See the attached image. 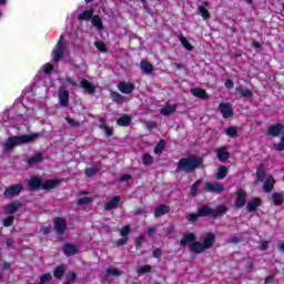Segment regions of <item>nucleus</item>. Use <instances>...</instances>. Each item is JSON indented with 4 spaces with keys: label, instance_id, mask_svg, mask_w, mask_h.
Returning <instances> with one entry per match:
<instances>
[{
    "label": "nucleus",
    "instance_id": "nucleus-1",
    "mask_svg": "<svg viewBox=\"0 0 284 284\" xmlns=\"http://www.w3.org/2000/svg\"><path fill=\"white\" fill-rule=\"evenodd\" d=\"M201 163H203V160L194 155L181 159L178 163L176 172H194Z\"/></svg>",
    "mask_w": 284,
    "mask_h": 284
},
{
    "label": "nucleus",
    "instance_id": "nucleus-2",
    "mask_svg": "<svg viewBox=\"0 0 284 284\" xmlns=\"http://www.w3.org/2000/svg\"><path fill=\"white\" fill-rule=\"evenodd\" d=\"M197 212L199 216H212L213 219H217V216H223V214L227 212V207L223 204L217 206L216 209L204 205Z\"/></svg>",
    "mask_w": 284,
    "mask_h": 284
},
{
    "label": "nucleus",
    "instance_id": "nucleus-3",
    "mask_svg": "<svg viewBox=\"0 0 284 284\" xmlns=\"http://www.w3.org/2000/svg\"><path fill=\"white\" fill-rule=\"evenodd\" d=\"M51 57L54 63H59V61L65 57V37H63V34L60 36L55 47L51 52Z\"/></svg>",
    "mask_w": 284,
    "mask_h": 284
},
{
    "label": "nucleus",
    "instance_id": "nucleus-4",
    "mask_svg": "<svg viewBox=\"0 0 284 284\" xmlns=\"http://www.w3.org/2000/svg\"><path fill=\"white\" fill-rule=\"evenodd\" d=\"M64 81L69 83L71 88H83L87 94H94L97 92V88L88 79H82L80 84L72 80L70 77H65Z\"/></svg>",
    "mask_w": 284,
    "mask_h": 284
},
{
    "label": "nucleus",
    "instance_id": "nucleus-5",
    "mask_svg": "<svg viewBox=\"0 0 284 284\" xmlns=\"http://www.w3.org/2000/svg\"><path fill=\"white\" fill-rule=\"evenodd\" d=\"M40 136L41 133L12 135L7 140V143H30L31 141H37Z\"/></svg>",
    "mask_w": 284,
    "mask_h": 284
},
{
    "label": "nucleus",
    "instance_id": "nucleus-6",
    "mask_svg": "<svg viewBox=\"0 0 284 284\" xmlns=\"http://www.w3.org/2000/svg\"><path fill=\"white\" fill-rule=\"evenodd\" d=\"M266 134L273 136V139L281 136L280 143H284V124L275 123L270 125L266 130Z\"/></svg>",
    "mask_w": 284,
    "mask_h": 284
},
{
    "label": "nucleus",
    "instance_id": "nucleus-7",
    "mask_svg": "<svg viewBox=\"0 0 284 284\" xmlns=\"http://www.w3.org/2000/svg\"><path fill=\"white\" fill-rule=\"evenodd\" d=\"M58 99L61 108H68L70 105V91L65 87H61L58 92Z\"/></svg>",
    "mask_w": 284,
    "mask_h": 284
},
{
    "label": "nucleus",
    "instance_id": "nucleus-8",
    "mask_svg": "<svg viewBox=\"0 0 284 284\" xmlns=\"http://www.w3.org/2000/svg\"><path fill=\"white\" fill-rule=\"evenodd\" d=\"M22 190L23 184H13L6 189L4 196H7V199H14V196H19V194H21Z\"/></svg>",
    "mask_w": 284,
    "mask_h": 284
},
{
    "label": "nucleus",
    "instance_id": "nucleus-9",
    "mask_svg": "<svg viewBox=\"0 0 284 284\" xmlns=\"http://www.w3.org/2000/svg\"><path fill=\"white\" fill-rule=\"evenodd\" d=\"M219 111L221 112L223 119H230V116H234V109H232V104L221 102L219 104Z\"/></svg>",
    "mask_w": 284,
    "mask_h": 284
},
{
    "label": "nucleus",
    "instance_id": "nucleus-10",
    "mask_svg": "<svg viewBox=\"0 0 284 284\" xmlns=\"http://www.w3.org/2000/svg\"><path fill=\"white\" fill-rule=\"evenodd\" d=\"M53 227L58 234H64L68 227V224L63 217H55L53 220Z\"/></svg>",
    "mask_w": 284,
    "mask_h": 284
},
{
    "label": "nucleus",
    "instance_id": "nucleus-11",
    "mask_svg": "<svg viewBox=\"0 0 284 284\" xmlns=\"http://www.w3.org/2000/svg\"><path fill=\"white\" fill-rule=\"evenodd\" d=\"M134 83L132 82L118 83V90L119 92H122V94H132V92H134Z\"/></svg>",
    "mask_w": 284,
    "mask_h": 284
},
{
    "label": "nucleus",
    "instance_id": "nucleus-12",
    "mask_svg": "<svg viewBox=\"0 0 284 284\" xmlns=\"http://www.w3.org/2000/svg\"><path fill=\"white\" fill-rule=\"evenodd\" d=\"M223 190H225V187H223V185L214 182H206L204 184V192H216L217 194H221V192H223Z\"/></svg>",
    "mask_w": 284,
    "mask_h": 284
},
{
    "label": "nucleus",
    "instance_id": "nucleus-13",
    "mask_svg": "<svg viewBox=\"0 0 284 284\" xmlns=\"http://www.w3.org/2000/svg\"><path fill=\"white\" fill-rule=\"evenodd\" d=\"M245 203H247V193L240 189L237 190V199L235 201V207H243L245 206Z\"/></svg>",
    "mask_w": 284,
    "mask_h": 284
},
{
    "label": "nucleus",
    "instance_id": "nucleus-14",
    "mask_svg": "<svg viewBox=\"0 0 284 284\" xmlns=\"http://www.w3.org/2000/svg\"><path fill=\"white\" fill-rule=\"evenodd\" d=\"M61 185V180L53 179L43 181L41 184V190H54V187H59Z\"/></svg>",
    "mask_w": 284,
    "mask_h": 284
},
{
    "label": "nucleus",
    "instance_id": "nucleus-15",
    "mask_svg": "<svg viewBox=\"0 0 284 284\" xmlns=\"http://www.w3.org/2000/svg\"><path fill=\"white\" fill-rule=\"evenodd\" d=\"M191 94L193 97H196V99H201L202 101H207V99H210V95L207 94L205 89H201V88H193L191 90Z\"/></svg>",
    "mask_w": 284,
    "mask_h": 284
},
{
    "label": "nucleus",
    "instance_id": "nucleus-16",
    "mask_svg": "<svg viewBox=\"0 0 284 284\" xmlns=\"http://www.w3.org/2000/svg\"><path fill=\"white\" fill-rule=\"evenodd\" d=\"M62 252L65 254V256H74L79 254V247L74 244H64L62 246Z\"/></svg>",
    "mask_w": 284,
    "mask_h": 284
},
{
    "label": "nucleus",
    "instance_id": "nucleus-17",
    "mask_svg": "<svg viewBox=\"0 0 284 284\" xmlns=\"http://www.w3.org/2000/svg\"><path fill=\"white\" fill-rule=\"evenodd\" d=\"M194 241H196V234H194V233H186V234L181 239L180 245H181L182 247H185V245H187L189 248H190V245H192V243H195Z\"/></svg>",
    "mask_w": 284,
    "mask_h": 284
},
{
    "label": "nucleus",
    "instance_id": "nucleus-18",
    "mask_svg": "<svg viewBox=\"0 0 284 284\" xmlns=\"http://www.w3.org/2000/svg\"><path fill=\"white\" fill-rule=\"evenodd\" d=\"M93 17H94V9L90 8L88 10H84L82 13L78 16V21H92Z\"/></svg>",
    "mask_w": 284,
    "mask_h": 284
},
{
    "label": "nucleus",
    "instance_id": "nucleus-19",
    "mask_svg": "<svg viewBox=\"0 0 284 284\" xmlns=\"http://www.w3.org/2000/svg\"><path fill=\"white\" fill-rule=\"evenodd\" d=\"M99 128L102 130L105 134V136L110 138L114 133V129L108 124H105V120L103 118L100 119Z\"/></svg>",
    "mask_w": 284,
    "mask_h": 284
},
{
    "label": "nucleus",
    "instance_id": "nucleus-20",
    "mask_svg": "<svg viewBox=\"0 0 284 284\" xmlns=\"http://www.w3.org/2000/svg\"><path fill=\"white\" fill-rule=\"evenodd\" d=\"M191 252H193V254H203V252L206 250L203 246V243L201 242H193L192 244H190V248Z\"/></svg>",
    "mask_w": 284,
    "mask_h": 284
},
{
    "label": "nucleus",
    "instance_id": "nucleus-21",
    "mask_svg": "<svg viewBox=\"0 0 284 284\" xmlns=\"http://www.w3.org/2000/svg\"><path fill=\"white\" fill-rule=\"evenodd\" d=\"M120 201H121V197L114 196L113 199L106 202V204L104 205V210L106 211L116 210V207H119Z\"/></svg>",
    "mask_w": 284,
    "mask_h": 284
},
{
    "label": "nucleus",
    "instance_id": "nucleus-22",
    "mask_svg": "<svg viewBox=\"0 0 284 284\" xmlns=\"http://www.w3.org/2000/svg\"><path fill=\"white\" fill-rule=\"evenodd\" d=\"M258 207H261V199L258 197H253L246 205L247 212H254Z\"/></svg>",
    "mask_w": 284,
    "mask_h": 284
},
{
    "label": "nucleus",
    "instance_id": "nucleus-23",
    "mask_svg": "<svg viewBox=\"0 0 284 284\" xmlns=\"http://www.w3.org/2000/svg\"><path fill=\"white\" fill-rule=\"evenodd\" d=\"M140 68L142 72H145V74H152V72H154V65H152L148 60H142L140 62Z\"/></svg>",
    "mask_w": 284,
    "mask_h": 284
},
{
    "label": "nucleus",
    "instance_id": "nucleus-24",
    "mask_svg": "<svg viewBox=\"0 0 284 284\" xmlns=\"http://www.w3.org/2000/svg\"><path fill=\"white\" fill-rule=\"evenodd\" d=\"M276 183V180H274V176L270 175L266 181L264 182L263 190L264 192H272L274 190V184Z\"/></svg>",
    "mask_w": 284,
    "mask_h": 284
},
{
    "label": "nucleus",
    "instance_id": "nucleus-25",
    "mask_svg": "<svg viewBox=\"0 0 284 284\" xmlns=\"http://www.w3.org/2000/svg\"><path fill=\"white\" fill-rule=\"evenodd\" d=\"M207 6H210L209 1H203V6L199 7L197 10L201 13L202 19H210V11L207 10Z\"/></svg>",
    "mask_w": 284,
    "mask_h": 284
},
{
    "label": "nucleus",
    "instance_id": "nucleus-26",
    "mask_svg": "<svg viewBox=\"0 0 284 284\" xmlns=\"http://www.w3.org/2000/svg\"><path fill=\"white\" fill-rule=\"evenodd\" d=\"M118 125H120L121 128H128V125H130V123H132V116L128 115V114H123L122 116H120L118 119Z\"/></svg>",
    "mask_w": 284,
    "mask_h": 284
},
{
    "label": "nucleus",
    "instance_id": "nucleus-27",
    "mask_svg": "<svg viewBox=\"0 0 284 284\" xmlns=\"http://www.w3.org/2000/svg\"><path fill=\"white\" fill-rule=\"evenodd\" d=\"M168 212H170V206L161 204L155 209L154 216L155 219H159V216H163L164 214H168Z\"/></svg>",
    "mask_w": 284,
    "mask_h": 284
},
{
    "label": "nucleus",
    "instance_id": "nucleus-28",
    "mask_svg": "<svg viewBox=\"0 0 284 284\" xmlns=\"http://www.w3.org/2000/svg\"><path fill=\"white\" fill-rule=\"evenodd\" d=\"M202 245L204 246V250H210V247H212V245H214V234L209 233L204 237Z\"/></svg>",
    "mask_w": 284,
    "mask_h": 284
},
{
    "label": "nucleus",
    "instance_id": "nucleus-29",
    "mask_svg": "<svg viewBox=\"0 0 284 284\" xmlns=\"http://www.w3.org/2000/svg\"><path fill=\"white\" fill-rule=\"evenodd\" d=\"M91 23L93 28H97L98 30H103V19H101L100 16H93V18H91Z\"/></svg>",
    "mask_w": 284,
    "mask_h": 284
},
{
    "label": "nucleus",
    "instance_id": "nucleus-30",
    "mask_svg": "<svg viewBox=\"0 0 284 284\" xmlns=\"http://www.w3.org/2000/svg\"><path fill=\"white\" fill-rule=\"evenodd\" d=\"M110 99L113 101V103H121L125 99L121 93L110 90Z\"/></svg>",
    "mask_w": 284,
    "mask_h": 284
},
{
    "label": "nucleus",
    "instance_id": "nucleus-31",
    "mask_svg": "<svg viewBox=\"0 0 284 284\" xmlns=\"http://www.w3.org/2000/svg\"><path fill=\"white\" fill-rule=\"evenodd\" d=\"M176 112V105L171 104L168 106H164L160 110V113L163 114V116H170V114Z\"/></svg>",
    "mask_w": 284,
    "mask_h": 284
},
{
    "label": "nucleus",
    "instance_id": "nucleus-32",
    "mask_svg": "<svg viewBox=\"0 0 284 284\" xmlns=\"http://www.w3.org/2000/svg\"><path fill=\"white\" fill-rule=\"evenodd\" d=\"M272 201L274 205H283L284 194L282 192L273 193Z\"/></svg>",
    "mask_w": 284,
    "mask_h": 284
},
{
    "label": "nucleus",
    "instance_id": "nucleus-33",
    "mask_svg": "<svg viewBox=\"0 0 284 284\" xmlns=\"http://www.w3.org/2000/svg\"><path fill=\"white\" fill-rule=\"evenodd\" d=\"M42 184H43V181H41V179L39 178H32L29 181V187H31V190H39V187H41Z\"/></svg>",
    "mask_w": 284,
    "mask_h": 284
},
{
    "label": "nucleus",
    "instance_id": "nucleus-34",
    "mask_svg": "<svg viewBox=\"0 0 284 284\" xmlns=\"http://www.w3.org/2000/svg\"><path fill=\"white\" fill-rule=\"evenodd\" d=\"M41 161H43V155H41V153H37L29 158L28 163L29 165H37V163H41Z\"/></svg>",
    "mask_w": 284,
    "mask_h": 284
},
{
    "label": "nucleus",
    "instance_id": "nucleus-35",
    "mask_svg": "<svg viewBox=\"0 0 284 284\" xmlns=\"http://www.w3.org/2000/svg\"><path fill=\"white\" fill-rule=\"evenodd\" d=\"M217 159L219 161H227L230 159V153L225 149L217 150Z\"/></svg>",
    "mask_w": 284,
    "mask_h": 284
},
{
    "label": "nucleus",
    "instance_id": "nucleus-36",
    "mask_svg": "<svg viewBox=\"0 0 284 284\" xmlns=\"http://www.w3.org/2000/svg\"><path fill=\"white\" fill-rule=\"evenodd\" d=\"M237 92L241 97H244V99H252V97H254V93L250 89L239 88Z\"/></svg>",
    "mask_w": 284,
    "mask_h": 284
},
{
    "label": "nucleus",
    "instance_id": "nucleus-37",
    "mask_svg": "<svg viewBox=\"0 0 284 284\" xmlns=\"http://www.w3.org/2000/svg\"><path fill=\"white\" fill-rule=\"evenodd\" d=\"M19 207H21L20 203L8 204L6 206V212H7V214H14V212H17L19 210Z\"/></svg>",
    "mask_w": 284,
    "mask_h": 284
},
{
    "label": "nucleus",
    "instance_id": "nucleus-38",
    "mask_svg": "<svg viewBox=\"0 0 284 284\" xmlns=\"http://www.w3.org/2000/svg\"><path fill=\"white\" fill-rule=\"evenodd\" d=\"M99 170H101V168L94 165L92 168L87 169L84 174H85V176H88L90 179V178L97 175Z\"/></svg>",
    "mask_w": 284,
    "mask_h": 284
},
{
    "label": "nucleus",
    "instance_id": "nucleus-39",
    "mask_svg": "<svg viewBox=\"0 0 284 284\" xmlns=\"http://www.w3.org/2000/svg\"><path fill=\"white\" fill-rule=\"evenodd\" d=\"M227 176V169L225 166H220L216 173V179L223 181Z\"/></svg>",
    "mask_w": 284,
    "mask_h": 284
},
{
    "label": "nucleus",
    "instance_id": "nucleus-40",
    "mask_svg": "<svg viewBox=\"0 0 284 284\" xmlns=\"http://www.w3.org/2000/svg\"><path fill=\"white\" fill-rule=\"evenodd\" d=\"M142 163H143V165L150 166L154 163V158H152V155H150V153H145L142 156Z\"/></svg>",
    "mask_w": 284,
    "mask_h": 284
},
{
    "label": "nucleus",
    "instance_id": "nucleus-41",
    "mask_svg": "<svg viewBox=\"0 0 284 284\" xmlns=\"http://www.w3.org/2000/svg\"><path fill=\"white\" fill-rule=\"evenodd\" d=\"M180 43L183 45V48H185V50H189V51L194 50V47H192L190 41H187V38L183 36L180 37Z\"/></svg>",
    "mask_w": 284,
    "mask_h": 284
},
{
    "label": "nucleus",
    "instance_id": "nucleus-42",
    "mask_svg": "<svg viewBox=\"0 0 284 284\" xmlns=\"http://www.w3.org/2000/svg\"><path fill=\"white\" fill-rule=\"evenodd\" d=\"M199 185H201V180H197L194 184L191 185V196H199Z\"/></svg>",
    "mask_w": 284,
    "mask_h": 284
},
{
    "label": "nucleus",
    "instance_id": "nucleus-43",
    "mask_svg": "<svg viewBox=\"0 0 284 284\" xmlns=\"http://www.w3.org/2000/svg\"><path fill=\"white\" fill-rule=\"evenodd\" d=\"M94 47L97 48V50H99V52H103V53L108 52V47L103 41H95Z\"/></svg>",
    "mask_w": 284,
    "mask_h": 284
},
{
    "label": "nucleus",
    "instance_id": "nucleus-44",
    "mask_svg": "<svg viewBox=\"0 0 284 284\" xmlns=\"http://www.w3.org/2000/svg\"><path fill=\"white\" fill-rule=\"evenodd\" d=\"M64 272H65V267L64 266H58L55 268V271L53 272L54 278H61V276H63Z\"/></svg>",
    "mask_w": 284,
    "mask_h": 284
},
{
    "label": "nucleus",
    "instance_id": "nucleus-45",
    "mask_svg": "<svg viewBox=\"0 0 284 284\" xmlns=\"http://www.w3.org/2000/svg\"><path fill=\"white\" fill-rule=\"evenodd\" d=\"M149 272H152V266L150 265H144L138 268V274L140 275L148 274Z\"/></svg>",
    "mask_w": 284,
    "mask_h": 284
},
{
    "label": "nucleus",
    "instance_id": "nucleus-46",
    "mask_svg": "<svg viewBox=\"0 0 284 284\" xmlns=\"http://www.w3.org/2000/svg\"><path fill=\"white\" fill-rule=\"evenodd\" d=\"M65 121L71 125V128H80L81 123L70 116L65 118Z\"/></svg>",
    "mask_w": 284,
    "mask_h": 284
},
{
    "label": "nucleus",
    "instance_id": "nucleus-47",
    "mask_svg": "<svg viewBox=\"0 0 284 284\" xmlns=\"http://www.w3.org/2000/svg\"><path fill=\"white\" fill-rule=\"evenodd\" d=\"M108 276H121V273L114 267L106 268Z\"/></svg>",
    "mask_w": 284,
    "mask_h": 284
},
{
    "label": "nucleus",
    "instance_id": "nucleus-48",
    "mask_svg": "<svg viewBox=\"0 0 284 284\" xmlns=\"http://www.w3.org/2000/svg\"><path fill=\"white\" fill-rule=\"evenodd\" d=\"M53 70H54V65L52 63H47L43 67L44 74H52Z\"/></svg>",
    "mask_w": 284,
    "mask_h": 284
},
{
    "label": "nucleus",
    "instance_id": "nucleus-49",
    "mask_svg": "<svg viewBox=\"0 0 284 284\" xmlns=\"http://www.w3.org/2000/svg\"><path fill=\"white\" fill-rule=\"evenodd\" d=\"M4 227H10L14 223V216L10 215L2 221Z\"/></svg>",
    "mask_w": 284,
    "mask_h": 284
},
{
    "label": "nucleus",
    "instance_id": "nucleus-50",
    "mask_svg": "<svg viewBox=\"0 0 284 284\" xmlns=\"http://www.w3.org/2000/svg\"><path fill=\"white\" fill-rule=\"evenodd\" d=\"M120 235L125 239V236L130 235V225H125L121 229Z\"/></svg>",
    "mask_w": 284,
    "mask_h": 284
},
{
    "label": "nucleus",
    "instance_id": "nucleus-51",
    "mask_svg": "<svg viewBox=\"0 0 284 284\" xmlns=\"http://www.w3.org/2000/svg\"><path fill=\"white\" fill-rule=\"evenodd\" d=\"M239 133V131L236 130V128L234 126H230L227 130H226V134L227 136H236V134Z\"/></svg>",
    "mask_w": 284,
    "mask_h": 284
},
{
    "label": "nucleus",
    "instance_id": "nucleus-52",
    "mask_svg": "<svg viewBox=\"0 0 284 284\" xmlns=\"http://www.w3.org/2000/svg\"><path fill=\"white\" fill-rule=\"evenodd\" d=\"M165 150V144L163 143H158L156 146L154 148V153L155 154H161Z\"/></svg>",
    "mask_w": 284,
    "mask_h": 284
},
{
    "label": "nucleus",
    "instance_id": "nucleus-53",
    "mask_svg": "<svg viewBox=\"0 0 284 284\" xmlns=\"http://www.w3.org/2000/svg\"><path fill=\"white\" fill-rule=\"evenodd\" d=\"M14 145H17L16 143H4L2 145V149L4 150V152H11V150H14Z\"/></svg>",
    "mask_w": 284,
    "mask_h": 284
},
{
    "label": "nucleus",
    "instance_id": "nucleus-54",
    "mask_svg": "<svg viewBox=\"0 0 284 284\" xmlns=\"http://www.w3.org/2000/svg\"><path fill=\"white\" fill-rule=\"evenodd\" d=\"M145 128H146V130L152 132V130H156L158 124H156V122H146Z\"/></svg>",
    "mask_w": 284,
    "mask_h": 284
},
{
    "label": "nucleus",
    "instance_id": "nucleus-55",
    "mask_svg": "<svg viewBox=\"0 0 284 284\" xmlns=\"http://www.w3.org/2000/svg\"><path fill=\"white\" fill-rule=\"evenodd\" d=\"M90 202H91L90 197H80L78 200V205H88V203Z\"/></svg>",
    "mask_w": 284,
    "mask_h": 284
},
{
    "label": "nucleus",
    "instance_id": "nucleus-56",
    "mask_svg": "<svg viewBox=\"0 0 284 284\" xmlns=\"http://www.w3.org/2000/svg\"><path fill=\"white\" fill-rule=\"evenodd\" d=\"M143 241H144L143 235L136 237V240H135V247H136V250H140L141 245H143Z\"/></svg>",
    "mask_w": 284,
    "mask_h": 284
},
{
    "label": "nucleus",
    "instance_id": "nucleus-57",
    "mask_svg": "<svg viewBox=\"0 0 284 284\" xmlns=\"http://www.w3.org/2000/svg\"><path fill=\"white\" fill-rule=\"evenodd\" d=\"M52 280V275H50V274H44V275H42L41 276V278H40V283H48V281H51Z\"/></svg>",
    "mask_w": 284,
    "mask_h": 284
},
{
    "label": "nucleus",
    "instance_id": "nucleus-58",
    "mask_svg": "<svg viewBox=\"0 0 284 284\" xmlns=\"http://www.w3.org/2000/svg\"><path fill=\"white\" fill-rule=\"evenodd\" d=\"M126 244H128V237L119 239L118 242H116L118 247H121V246L126 245Z\"/></svg>",
    "mask_w": 284,
    "mask_h": 284
},
{
    "label": "nucleus",
    "instance_id": "nucleus-59",
    "mask_svg": "<svg viewBox=\"0 0 284 284\" xmlns=\"http://www.w3.org/2000/svg\"><path fill=\"white\" fill-rule=\"evenodd\" d=\"M148 234L152 239L156 234V226H150L148 229Z\"/></svg>",
    "mask_w": 284,
    "mask_h": 284
},
{
    "label": "nucleus",
    "instance_id": "nucleus-60",
    "mask_svg": "<svg viewBox=\"0 0 284 284\" xmlns=\"http://www.w3.org/2000/svg\"><path fill=\"white\" fill-rule=\"evenodd\" d=\"M224 85L227 88V90H232V88H234V81H232V79H227Z\"/></svg>",
    "mask_w": 284,
    "mask_h": 284
},
{
    "label": "nucleus",
    "instance_id": "nucleus-61",
    "mask_svg": "<svg viewBox=\"0 0 284 284\" xmlns=\"http://www.w3.org/2000/svg\"><path fill=\"white\" fill-rule=\"evenodd\" d=\"M199 216H201V215H199V213H197V214L191 213V214L189 215V221H190L191 223H194V221H197Z\"/></svg>",
    "mask_w": 284,
    "mask_h": 284
},
{
    "label": "nucleus",
    "instance_id": "nucleus-62",
    "mask_svg": "<svg viewBox=\"0 0 284 284\" xmlns=\"http://www.w3.org/2000/svg\"><path fill=\"white\" fill-rule=\"evenodd\" d=\"M270 247V241H263L261 242L260 250H267Z\"/></svg>",
    "mask_w": 284,
    "mask_h": 284
},
{
    "label": "nucleus",
    "instance_id": "nucleus-63",
    "mask_svg": "<svg viewBox=\"0 0 284 284\" xmlns=\"http://www.w3.org/2000/svg\"><path fill=\"white\" fill-rule=\"evenodd\" d=\"M274 150H277V152H283L284 150V143H277V144H274Z\"/></svg>",
    "mask_w": 284,
    "mask_h": 284
},
{
    "label": "nucleus",
    "instance_id": "nucleus-64",
    "mask_svg": "<svg viewBox=\"0 0 284 284\" xmlns=\"http://www.w3.org/2000/svg\"><path fill=\"white\" fill-rule=\"evenodd\" d=\"M257 181H263L264 179V173H263V170L261 169H257Z\"/></svg>",
    "mask_w": 284,
    "mask_h": 284
}]
</instances>
